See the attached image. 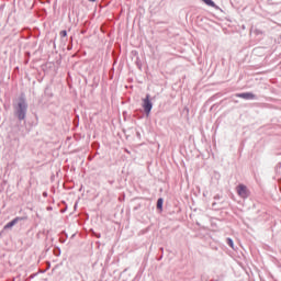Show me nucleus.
Masks as SVG:
<instances>
[{
    "label": "nucleus",
    "instance_id": "1",
    "mask_svg": "<svg viewBox=\"0 0 281 281\" xmlns=\"http://www.w3.org/2000/svg\"><path fill=\"white\" fill-rule=\"evenodd\" d=\"M14 115L18 117L20 122H23L25 117H27V101L25 100V95H21L18 99V102L13 104Z\"/></svg>",
    "mask_w": 281,
    "mask_h": 281
},
{
    "label": "nucleus",
    "instance_id": "2",
    "mask_svg": "<svg viewBox=\"0 0 281 281\" xmlns=\"http://www.w3.org/2000/svg\"><path fill=\"white\" fill-rule=\"evenodd\" d=\"M236 192L238 196H240V199H249V195L251 194V192L245 184H238L236 187Z\"/></svg>",
    "mask_w": 281,
    "mask_h": 281
},
{
    "label": "nucleus",
    "instance_id": "3",
    "mask_svg": "<svg viewBox=\"0 0 281 281\" xmlns=\"http://www.w3.org/2000/svg\"><path fill=\"white\" fill-rule=\"evenodd\" d=\"M143 109L148 117V115H150V111H153V102L150 101V94H146V98L143 99Z\"/></svg>",
    "mask_w": 281,
    "mask_h": 281
},
{
    "label": "nucleus",
    "instance_id": "4",
    "mask_svg": "<svg viewBox=\"0 0 281 281\" xmlns=\"http://www.w3.org/2000/svg\"><path fill=\"white\" fill-rule=\"evenodd\" d=\"M236 98H241L243 100H256V94L251 92H243L235 94Z\"/></svg>",
    "mask_w": 281,
    "mask_h": 281
},
{
    "label": "nucleus",
    "instance_id": "5",
    "mask_svg": "<svg viewBox=\"0 0 281 281\" xmlns=\"http://www.w3.org/2000/svg\"><path fill=\"white\" fill-rule=\"evenodd\" d=\"M19 221H23V217L13 218L11 222H9L4 225V229H12V227H14V225H16V223H19Z\"/></svg>",
    "mask_w": 281,
    "mask_h": 281
},
{
    "label": "nucleus",
    "instance_id": "6",
    "mask_svg": "<svg viewBox=\"0 0 281 281\" xmlns=\"http://www.w3.org/2000/svg\"><path fill=\"white\" fill-rule=\"evenodd\" d=\"M206 5H210V8H216V3L212 0H202Z\"/></svg>",
    "mask_w": 281,
    "mask_h": 281
},
{
    "label": "nucleus",
    "instance_id": "7",
    "mask_svg": "<svg viewBox=\"0 0 281 281\" xmlns=\"http://www.w3.org/2000/svg\"><path fill=\"white\" fill-rule=\"evenodd\" d=\"M226 244L228 245V247H231L232 249H234V240L232 238H227L226 239Z\"/></svg>",
    "mask_w": 281,
    "mask_h": 281
},
{
    "label": "nucleus",
    "instance_id": "8",
    "mask_svg": "<svg viewBox=\"0 0 281 281\" xmlns=\"http://www.w3.org/2000/svg\"><path fill=\"white\" fill-rule=\"evenodd\" d=\"M162 206H164V200L162 199H158V201H157L158 210H161Z\"/></svg>",
    "mask_w": 281,
    "mask_h": 281
},
{
    "label": "nucleus",
    "instance_id": "9",
    "mask_svg": "<svg viewBox=\"0 0 281 281\" xmlns=\"http://www.w3.org/2000/svg\"><path fill=\"white\" fill-rule=\"evenodd\" d=\"M59 35L61 38H65V36H67V31H60Z\"/></svg>",
    "mask_w": 281,
    "mask_h": 281
},
{
    "label": "nucleus",
    "instance_id": "10",
    "mask_svg": "<svg viewBox=\"0 0 281 281\" xmlns=\"http://www.w3.org/2000/svg\"><path fill=\"white\" fill-rule=\"evenodd\" d=\"M136 136H137L138 139H142V133L136 132Z\"/></svg>",
    "mask_w": 281,
    "mask_h": 281
},
{
    "label": "nucleus",
    "instance_id": "11",
    "mask_svg": "<svg viewBox=\"0 0 281 281\" xmlns=\"http://www.w3.org/2000/svg\"><path fill=\"white\" fill-rule=\"evenodd\" d=\"M89 1H92V2H94L95 0H89Z\"/></svg>",
    "mask_w": 281,
    "mask_h": 281
}]
</instances>
